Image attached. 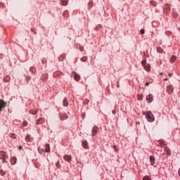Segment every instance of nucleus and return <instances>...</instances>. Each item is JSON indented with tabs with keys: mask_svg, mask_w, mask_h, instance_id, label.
Returning a JSON list of instances; mask_svg holds the SVG:
<instances>
[{
	"mask_svg": "<svg viewBox=\"0 0 180 180\" xmlns=\"http://www.w3.org/2000/svg\"><path fill=\"white\" fill-rule=\"evenodd\" d=\"M8 155L4 151H0V160H2V163L5 164L6 162V158H8Z\"/></svg>",
	"mask_w": 180,
	"mask_h": 180,
	"instance_id": "obj_1",
	"label": "nucleus"
},
{
	"mask_svg": "<svg viewBox=\"0 0 180 180\" xmlns=\"http://www.w3.org/2000/svg\"><path fill=\"white\" fill-rule=\"evenodd\" d=\"M167 92L169 94H172V92H174V86H172V85L167 86Z\"/></svg>",
	"mask_w": 180,
	"mask_h": 180,
	"instance_id": "obj_6",
	"label": "nucleus"
},
{
	"mask_svg": "<svg viewBox=\"0 0 180 180\" xmlns=\"http://www.w3.org/2000/svg\"><path fill=\"white\" fill-rule=\"evenodd\" d=\"M60 119L61 120H65V119H68V115L63 114L62 115H60Z\"/></svg>",
	"mask_w": 180,
	"mask_h": 180,
	"instance_id": "obj_14",
	"label": "nucleus"
},
{
	"mask_svg": "<svg viewBox=\"0 0 180 180\" xmlns=\"http://www.w3.org/2000/svg\"><path fill=\"white\" fill-rule=\"evenodd\" d=\"M112 115H116V110H112Z\"/></svg>",
	"mask_w": 180,
	"mask_h": 180,
	"instance_id": "obj_32",
	"label": "nucleus"
},
{
	"mask_svg": "<svg viewBox=\"0 0 180 180\" xmlns=\"http://www.w3.org/2000/svg\"><path fill=\"white\" fill-rule=\"evenodd\" d=\"M9 76H6V77H4V79L6 80V81H8V79H9Z\"/></svg>",
	"mask_w": 180,
	"mask_h": 180,
	"instance_id": "obj_29",
	"label": "nucleus"
},
{
	"mask_svg": "<svg viewBox=\"0 0 180 180\" xmlns=\"http://www.w3.org/2000/svg\"><path fill=\"white\" fill-rule=\"evenodd\" d=\"M145 85H146V86H148V85H150V83H149V82H146V83L145 84Z\"/></svg>",
	"mask_w": 180,
	"mask_h": 180,
	"instance_id": "obj_31",
	"label": "nucleus"
},
{
	"mask_svg": "<svg viewBox=\"0 0 180 180\" xmlns=\"http://www.w3.org/2000/svg\"><path fill=\"white\" fill-rule=\"evenodd\" d=\"M4 108H6V102L0 99V113L2 112V109H4Z\"/></svg>",
	"mask_w": 180,
	"mask_h": 180,
	"instance_id": "obj_3",
	"label": "nucleus"
},
{
	"mask_svg": "<svg viewBox=\"0 0 180 180\" xmlns=\"http://www.w3.org/2000/svg\"><path fill=\"white\" fill-rule=\"evenodd\" d=\"M10 137H11V139H16V135H15V134H10Z\"/></svg>",
	"mask_w": 180,
	"mask_h": 180,
	"instance_id": "obj_23",
	"label": "nucleus"
},
{
	"mask_svg": "<svg viewBox=\"0 0 180 180\" xmlns=\"http://www.w3.org/2000/svg\"><path fill=\"white\" fill-rule=\"evenodd\" d=\"M168 75L169 76V78H171V77H172V74H169Z\"/></svg>",
	"mask_w": 180,
	"mask_h": 180,
	"instance_id": "obj_34",
	"label": "nucleus"
},
{
	"mask_svg": "<svg viewBox=\"0 0 180 180\" xmlns=\"http://www.w3.org/2000/svg\"><path fill=\"white\" fill-rule=\"evenodd\" d=\"M57 168H60V163L58 162L56 163Z\"/></svg>",
	"mask_w": 180,
	"mask_h": 180,
	"instance_id": "obj_26",
	"label": "nucleus"
},
{
	"mask_svg": "<svg viewBox=\"0 0 180 180\" xmlns=\"http://www.w3.org/2000/svg\"><path fill=\"white\" fill-rule=\"evenodd\" d=\"M45 153H50V144L46 143L45 145V148L44 149Z\"/></svg>",
	"mask_w": 180,
	"mask_h": 180,
	"instance_id": "obj_8",
	"label": "nucleus"
},
{
	"mask_svg": "<svg viewBox=\"0 0 180 180\" xmlns=\"http://www.w3.org/2000/svg\"><path fill=\"white\" fill-rule=\"evenodd\" d=\"M99 131V129H98V127H94L93 129H92V131H91V134L94 136H96V134H98V131Z\"/></svg>",
	"mask_w": 180,
	"mask_h": 180,
	"instance_id": "obj_5",
	"label": "nucleus"
},
{
	"mask_svg": "<svg viewBox=\"0 0 180 180\" xmlns=\"http://www.w3.org/2000/svg\"><path fill=\"white\" fill-rule=\"evenodd\" d=\"M18 160L16 159L15 157H13L11 160V163L12 164V165H15V164H16V161Z\"/></svg>",
	"mask_w": 180,
	"mask_h": 180,
	"instance_id": "obj_11",
	"label": "nucleus"
},
{
	"mask_svg": "<svg viewBox=\"0 0 180 180\" xmlns=\"http://www.w3.org/2000/svg\"><path fill=\"white\" fill-rule=\"evenodd\" d=\"M63 106H68V101L67 98H65L63 101Z\"/></svg>",
	"mask_w": 180,
	"mask_h": 180,
	"instance_id": "obj_13",
	"label": "nucleus"
},
{
	"mask_svg": "<svg viewBox=\"0 0 180 180\" xmlns=\"http://www.w3.org/2000/svg\"><path fill=\"white\" fill-rule=\"evenodd\" d=\"M165 81H168V78L165 79Z\"/></svg>",
	"mask_w": 180,
	"mask_h": 180,
	"instance_id": "obj_35",
	"label": "nucleus"
},
{
	"mask_svg": "<svg viewBox=\"0 0 180 180\" xmlns=\"http://www.w3.org/2000/svg\"><path fill=\"white\" fill-rule=\"evenodd\" d=\"M144 69L146 70V71H150V65H148L147 66L145 65L143 66Z\"/></svg>",
	"mask_w": 180,
	"mask_h": 180,
	"instance_id": "obj_20",
	"label": "nucleus"
},
{
	"mask_svg": "<svg viewBox=\"0 0 180 180\" xmlns=\"http://www.w3.org/2000/svg\"><path fill=\"white\" fill-rule=\"evenodd\" d=\"M146 118L148 122H154V115L150 111L147 112Z\"/></svg>",
	"mask_w": 180,
	"mask_h": 180,
	"instance_id": "obj_2",
	"label": "nucleus"
},
{
	"mask_svg": "<svg viewBox=\"0 0 180 180\" xmlns=\"http://www.w3.org/2000/svg\"><path fill=\"white\" fill-rule=\"evenodd\" d=\"M146 63H147V61L146 60H143L141 61V64H142L143 67H144L146 65Z\"/></svg>",
	"mask_w": 180,
	"mask_h": 180,
	"instance_id": "obj_24",
	"label": "nucleus"
},
{
	"mask_svg": "<svg viewBox=\"0 0 180 180\" xmlns=\"http://www.w3.org/2000/svg\"><path fill=\"white\" fill-rule=\"evenodd\" d=\"M0 174H1V175H5L4 170H0Z\"/></svg>",
	"mask_w": 180,
	"mask_h": 180,
	"instance_id": "obj_28",
	"label": "nucleus"
},
{
	"mask_svg": "<svg viewBox=\"0 0 180 180\" xmlns=\"http://www.w3.org/2000/svg\"><path fill=\"white\" fill-rule=\"evenodd\" d=\"M63 5L65 6V5H67V2H63Z\"/></svg>",
	"mask_w": 180,
	"mask_h": 180,
	"instance_id": "obj_33",
	"label": "nucleus"
},
{
	"mask_svg": "<svg viewBox=\"0 0 180 180\" xmlns=\"http://www.w3.org/2000/svg\"><path fill=\"white\" fill-rule=\"evenodd\" d=\"M140 33L141 34H144L145 33L144 30H141Z\"/></svg>",
	"mask_w": 180,
	"mask_h": 180,
	"instance_id": "obj_27",
	"label": "nucleus"
},
{
	"mask_svg": "<svg viewBox=\"0 0 180 180\" xmlns=\"http://www.w3.org/2000/svg\"><path fill=\"white\" fill-rule=\"evenodd\" d=\"M153 101H154V98H153L152 94H149L148 96H146V102H148V103H151Z\"/></svg>",
	"mask_w": 180,
	"mask_h": 180,
	"instance_id": "obj_4",
	"label": "nucleus"
},
{
	"mask_svg": "<svg viewBox=\"0 0 180 180\" xmlns=\"http://www.w3.org/2000/svg\"><path fill=\"white\" fill-rule=\"evenodd\" d=\"M165 151L167 155H171V150H169L168 148H165Z\"/></svg>",
	"mask_w": 180,
	"mask_h": 180,
	"instance_id": "obj_15",
	"label": "nucleus"
},
{
	"mask_svg": "<svg viewBox=\"0 0 180 180\" xmlns=\"http://www.w3.org/2000/svg\"><path fill=\"white\" fill-rule=\"evenodd\" d=\"M150 165H154V164H155V157H154L153 155H151L150 157Z\"/></svg>",
	"mask_w": 180,
	"mask_h": 180,
	"instance_id": "obj_7",
	"label": "nucleus"
},
{
	"mask_svg": "<svg viewBox=\"0 0 180 180\" xmlns=\"http://www.w3.org/2000/svg\"><path fill=\"white\" fill-rule=\"evenodd\" d=\"M64 160H65V161H68V162H70V161H71V156L70 155H65L64 156Z\"/></svg>",
	"mask_w": 180,
	"mask_h": 180,
	"instance_id": "obj_9",
	"label": "nucleus"
},
{
	"mask_svg": "<svg viewBox=\"0 0 180 180\" xmlns=\"http://www.w3.org/2000/svg\"><path fill=\"white\" fill-rule=\"evenodd\" d=\"M25 141L28 143V141H30V135L27 134L25 138Z\"/></svg>",
	"mask_w": 180,
	"mask_h": 180,
	"instance_id": "obj_19",
	"label": "nucleus"
},
{
	"mask_svg": "<svg viewBox=\"0 0 180 180\" xmlns=\"http://www.w3.org/2000/svg\"><path fill=\"white\" fill-rule=\"evenodd\" d=\"M143 98H144V97L143 96V94H138V95H137V99H138V101H143Z\"/></svg>",
	"mask_w": 180,
	"mask_h": 180,
	"instance_id": "obj_16",
	"label": "nucleus"
},
{
	"mask_svg": "<svg viewBox=\"0 0 180 180\" xmlns=\"http://www.w3.org/2000/svg\"><path fill=\"white\" fill-rule=\"evenodd\" d=\"M176 60V56H172L170 59V63H174V61Z\"/></svg>",
	"mask_w": 180,
	"mask_h": 180,
	"instance_id": "obj_17",
	"label": "nucleus"
},
{
	"mask_svg": "<svg viewBox=\"0 0 180 180\" xmlns=\"http://www.w3.org/2000/svg\"><path fill=\"white\" fill-rule=\"evenodd\" d=\"M112 148H114L115 151H116V153H117V151H119V149H117V146L114 145L112 146Z\"/></svg>",
	"mask_w": 180,
	"mask_h": 180,
	"instance_id": "obj_22",
	"label": "nucleus"
},
{
	"mask_svg": "<svg viewBox=\"0 0 180 180\" xmlns=\"http://www.w3.org/2000/svg\"><path fill=\"white\" fill-rule=\"evenodd\" d=\"M36 113H37V112H35L34 113V115H36Z\"/></svg>",
	"mask_w": 180,
	"mask_h": 180,
	"instance_id": "obj_36",
	"label": "nucleus"
},
{
	"mask_svg": "<svg viewBox=\"0 0 180 180\" xmlns=\"http://www.w3.org/2000/svg\"><path fill=\"white\" fill-rule=\"evenodd\" d=\"M24 126H27V122H24Z\"/></svg>",
	"mask_w": 180,
	"mask_h": 180,
	"instance_id": "obj_30",
	"label": "nucleus"
},
{
	"mask_svg": "<svg viewBox=\"0 0 180 180\" xmlns=\"http://www.w3.org/2000/svg\"><path fill=\"white\" fill-rule=\"evenodd\" d=\"M143 180H150V176H146L143 177Z\"/></svg>",
	"mask_w": 180,
	"mask_h": 180,
	"instance_id": "obj_25",
	"label": "nucleus"
},
{
	"mask_svg": "<svg viewBox=\"0 0 180 180\" xmlns=\"http://www.w3.org/2000/svg\"><path fill=\"white\" fill-rule=\"evenodd\" d=\"M88 60V57L86 56H84L83 58H81V61H82L83 63H85V61H86Z\"/></svg>",
	"mask_w": 180,
	"mask_h": 180,
	"instance_id": "obj_18",
	"label": "nucleus"
},
{
	"mask_svg": "<svg viewBox=\"0 0 180 180\" xmlns=\"http://www.w3.org/2000/svg\"><path fill=\"white\" fill-rule=\"evenodd\" d=\"M157 51H158V53H162V49L161 48V47H158L157 48Z\"/></svg>",
	"mask_w": 180,
	"mask_h": 180,
	"instance_id": "obj_21",
	"label": "nucleus"
},
{
	"mask_svg": "<svg viewBox=\"0 0 180 180\" xmlns=\"http://www.w3.org/2000/svg\"><path fill=\"white\" fill-rule=\"evenodd\" d=\"M81 78V76H79L78 74L75 73L74 79L75 81H79Z\"/></svg>",
	"mask_w": 180,
	"mask_h": 180,
	"instance_id": "obj_12",
	"label": "nucleus"
},
{
	"mask_svg": "<svg viewBox=\"0 0 180 180\" xmlns=\"http://www.w3.org/2000/svg\"><path fill=\"white\" fill-rule=\"evenodd\" d=\"M82 146L84 148H88V141H84L82 143Z\"/></svg>",
	"mask_w": 180,
	"mask_h": 180,
	"instance_id": "obj_10",
	"label": "nucleus"
}]
</instances>
